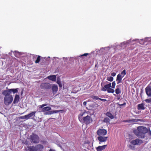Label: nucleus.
Returning <instances> with one entry per match:
<instances>
[{
	"mask_svg": "<svg viewBox=\"0 0 151 151\" xmlns=\"http://www.w3.org/2000/svg\"><path fill=\"white\" fill-rule=\"evenodd\" d=\"M88 112L86 111L81 113L78 116L79 121L82 124L84 123L86 125L89 124L92 121V119L88 115L85 116V114H87Z\"/></svg>",
	"mask_w": 151,
	"mask_h": 151,
	"instance_id": "obj_1",
	"label": "nucleus"
},
{
	"mask_svg": "<svg viewBox=\"0 0 151 151\" xmlns=\"http://www.w3.org/2000/svg\"><path fill=\"white\" fill-rule=\"evenodd\" d=\"M145 91L147 96L150 98L145 100V102L151 104V81L145 88Z\"/></svg>",
	"mask_w": 151,
	"mask_h": 151,
	"instance_id": "obj_2",
	"label": "nucleus"
},
{
	"mask_svg": "<svg viewBox=\"0 0 151 151\" xmlns=\"http://www.w3.org/2000/svg\"><path fill=\"white\" fill-rule=\"evenodd\" d=\"M147 133L149 137L151 135V132L150 128H147L146 127L142 126V139L145 138V139H147V137L145 136V134Z\"/></svg>",
	"mask_w": 151,
	"mask_h": 151,
	"instance_id": "obj_3",
	"label": "nucleus"
},
{
	"mask_svg": "<svg viewBox=\"0 0 151 151\" xmlns=\"http://www.w3.org/2000/svg\"><path fill=\"white\" fill-rule=\"evenodd\" d=\"M29 139L31 140L32 142L34 143H37L39 142V138L38 136L34 133L30 135L29 137Z\"/></svg>",
	"mask_w": 151,
	"mask_h": 151,
	"instance_id": "obj_4",
	"label": "nucleus"
},
{
	"mask_svg": "<svg viewBox=\"0 0 151 151\" xmlns=\"http://www.w3.org/2000/svg\"><path fill=\"white\" fill-rule=\"evenodd\" d=\"M13 97L12 95L5 96L4 99V102L6 106H8L12 102Z\"/></svg>",
	"mask_w": 151,
	"mask_h": 151,
	"instance_id": "obj_5",
	"label": "nucleus"
},
{
	"mask_svg": "<svg viewBox=\"0 0 151 151\" xmlns=\"http://www.w3.org/2000/svg\"><path fill=\"white\" fill-rule=\"evenodd\" d=\"M40 87L41 89L48 90L51 88V85L48 83H43L40 85Z\"/></svg>",
	"mask_w": 151,
	"mask_h": 151,
	"instance_id": "obj_6",
	"label": "nucleus"
},
{
	"mask_svg": "<svg viewBox=\"0 0 151 151\" xmlns=\"http://www.w3.org/2000/svg\"><path fill=\"white\" fill-rule=\"evenodd\" d=\"M133 132L137 137H142V126L138 127L137 129L133 131Z\"/></svg>",
	"mask_w": 151,
	"mask_h": 151,
	"instance_id": "obj_7",
	"label": "nucleus"
},
{
	"mask_svg": "<svg viewBox=\"0 0 151 151\" xmlns=\"http://www.w3.org/2000/svg\"><path fill=\"white\" fill-rule=\"evenodd\" d=\"M36 113V111H32L27 115L23 116H20L19 118L22 119H25L27 120L30 118H31V117L33 116H35Z\"/></svg>",
	"mask_w": 151,
	"mask_h": 151,
	"instance_id": "obj_8",
	"label": "nucleus"
},
{
	"mask_svg": "<svg viewBox=\"0 0 151 151\" xmlns=\"http://www.w3.org/2000/svg\"><path fill=\"white\" fill-rule=\"evenodd\" d=\"M107 131L105 129H99L97 130L96 133L99 136H104L107 134Z\"/></svg>",
	"mask_w": 151,
	"mask_h": 151,
	"instance_id": "obj_9",
	"label": "nucleus"
},
{
	"mask_svg": "<svg viewBox=\"0 0 151 151\" xmlns=\"http://www.w3.org/2000/svg\"><path fill=\"white\" fill-rule=\"evenodd\" d=\"M108 137H105L104 136H100L97 137L98 140L99 141V144H100L102 142H106L107 139Z\"/></svg>",
	"mask_w": 151,
	"mask_h": 151,
	"instance_id": "obj_10",
	"label": "nucleus"
},
{
	"mask_svg": "<svg viewBox=\"0 0 151 151\" xmlns=\"http://www.w3.org/2000/svg\"><path fill=\"white\" fill-rule=\"evenodd\" d=\"M101 86L102 87L101 88V90L104 91H108V89L111 87V83H110L109 84L105 85L104 87L102 86V83H101Z\"/></svg>",
	"mask_w": 151,
	"mask_h": 151,
	"instance_id": "obj_11",
	"label": "nucleus"
},
{
	"mask_svg": "<svg viewBox=\"0 0 151 151\" xmlns=\"http://www.w3.org/2000/svg\"><path fill=\"white\" fill-rule=\"evenodd\" d=\"M142 142V140L139 139H136L134 140H133L131 141V143L134 145H139L141 144Z\"/></svg>",
	"mask_w": 151,
	"mask_h": 151,
	"instance_id": "obj_12",
	"label": "nucleus"
},
{
	"mask_svg": "<svg viewBox=\"0 0 151 151\" xmlns=\"http://www.w3.org/2000/svg\"><path fill=\"white\" fill-rule=\"evenodd\" d=\"M11 93L10 91L9 90V89L8 90H4L2 93V94L4 95L5 96H11L10 95Z\"/></svg>",
	"mask_w": 151,
	"mask_h": 151,
	"instance_id": "obj_13",
	"label": "nucleus"
},
{
	"mask_svg": "<svg viewBox=\"0 0 151 151\" xmlns=\"http://www.w3.org/2000/svg\"><path fill=\"white\" fill-rule=\"evenodd\" d=\"M123 77V76H122L120 74H119L117 75L116 79V81L117 84L121 83Z\"/></svg>",
	"mask_w": 151,
	"mask_h": 151,
	"instance_id": "obj_14",
	"label": "nucleus"
},
{
	"mask_svg": "<svg viewBox=\"0 0 151 151\" xmlns=\"http://www.w3.org/2000/svg\"><path fill=\"white\" fill-rule=\"evenodd\" d=\"M107 146V145H104L102 146H99L96 147V150L97 151H102L105 149Z\"/></svg>",
	"mask_w": 151,
	"mask_h": 151,
	"instance_id": "obj_15",
	"label": "nucleus"
},
{
	"mask_svg": "<svg viewBox=\"0 0 151 151\" xmlns=\"http://www.w3.org/2000/svg\"><path fill=\"white\" fill-rule=\"evenodd\" d=\"M141 121L142 120L139 119H133L124 120L123 121V122H134Z\"/></svg>",
	"mask_w": 151,
	"mask_h": 151,
	"instance_id": "obj_16",
	"label": "nucleus"
},
{
	"mask_svg": "<svg viewBox=\"0 0 151 151\" xmlns=\"http://www.w3.org/2000/svg\"><path fill=\"white\" fill-rule=\"evenodd\" d=\"M52 92L54 94H55L58 90V87L57 86L54 85L51 86Z\"/></svg>",
	"mask_w": 151,
	"mask_h": 151,
	"instance_id": "obj_17",
	"label": "nucleus"
},
{
	"mask_svg": "<svg viewBox=\"0 0 151 151\" xmlns=\"http://www.w3.org/2000/svg\"><path fill=\"white\" fill-rule=\"evenodd\" d=\"M19 96L18 94H16L15 96L14 99L13 101V103L16 104L18 103L19 99Z\"/></svg>",
	"mask_w": 151,
	"mask_h": 151,
	"instance_id": "obj_18",
	"label": "nucleus"
},
{
	"mask_svg": "<svg viewBox=\"0 0 151 151\" xmlns=\"http://www.w3.org/2000/svg\"><path fill=\"white\" fill-rule=\"evenodd\" d=\"M47 78L49 79L52 81H55L56 79V76L55 75L49 76Z\"/></svg>",
	"mask_w": 151,
	"mask_h": 151,
	"instance_id": "obj_19",
	"label": "nucleus"
},
{
	"mask_svg": "<svg viewBox=\"0 0 151 151\" xmlns=\"http://www.w3.org/2000/svg\"><path fill=\"white\" fill-rule=\"evenodd\" d=\"M37 151V150L41 151L43 148V146L40 144L37 145L36 146Z\"/></svg>",
	"mask_w": 151,
	"mask_h": 151,
	"instance_id": "obj_20",
	"label": "nucleus"
},
{
	"mask_svg": "<svg viewBox=\"0 0 151 151\" xmlns=\"http://www.w3.org/2000/svg\"><path fill=\"white\" fill-rule=\"evenodd\" d=\"M51 109V108L49 106H46L43 107L42 109V112H45L49 111Z\"/></svg>",
	"mask_w": 151,
	"mask_h": 151,
	"instance_id": "obj_21",
	"label": "nucleus"
},
{
	"mask_svg": "<svg viewBox=\"0 0 151 151\" xmlns=\"http://www.w3.org/2000/svg\"><path fill=\"white\" fill-rule=\"evenodd\" d=\"M29 151H37L36 147L33 146L28 147Z\"/></svg>",
	"mask_w": 151,
	"mask_h": 151,
	"instance_id": "obj_22",
	"label": "nucleus"
},
{
	"mask_svg": "<svg viewBox=\"0 0 151 151\" xmlns=\"http://www.w3.org/2000/svg\"><path fill=\"white\" fill-rule=\"evenodd\" d=\"M106 115L109 117L111 119H112L114 118V116L112 114L109 112H107L106 114Z\"/></svg>",
	"mask_w": 151,
	"mask_h": 151,
	"instance_id": "obj_23",
	"label": "nucleus"
},
{
	"mask_svg": "<svg viewBox=\"0 0 151 151\" xmlns=\"http://www.w3.org/2000/svg\"><path fill=\"white\" fill-rule=\"evenodd\" d=\"M119 85H118L116 86L117 88L115 90L116 93L117 94H119L121 93V91L120 88H119Z\"/></svg>",
	"mask_w": 151,
	"mask_h": 151,
	"instance_id": "obj_24",
	"label": "nucleus"
},
{
	"mask_svg": "<svg viewBox=\"0 0 151 151\" xmlns=\"http://www.w3.org/2000/svg\"><path fill=\"white\" fill-rule=\"evenodd\" d=\"M18 88H16V89H9V90L10 91L11 93L12 92H13L14 93H17L18 92Z\"/></svg>",
	"mask_w": 151,
	"mask_h": 151,
	"instance_id": "obj_25",
	"label": "nucleus"
},
{
	"mask_svg": "<svg viewBox=\"0 0 151 151\" xmlns=\"http://www.w3.org/2000/svg\"><path fill=\"white\" fill-rule=\"evenodd\" d=\"M110 119L108 117H105L104 119L103 120L104 122H106L107 123H109Z\"/></svg>",
	"mask_w": 151,
	"mask_h": 151,
	"instance_id": "obj_26",
	"label": "nucleus"
},
{
	"mask_svg": "<svg viewBox=\"0 0 151 151\" xmlns=\"http://www.w3.org/2000/svg\"><path fill=\"white\" fill-rule=\"evenodd\" d=\"M107 92L109 93H113L114 92V90L110 87L108 89Z\"/></svg>",
	"mask_w": 151,
	"mask_h": 151,
	"instance_id": "obj_27",
	"label": "nucleus"
},
{
	"mask_svg": "<svg viewBox=\"0 0 151 151\" xmlns=\"http://www.w3.org/2000/svg\"><path fill=\"white\" fill-rule=\"evenodd\" d=\"M40 58L41 57L40 56H38L37 57L36 60L35 61V63H38L40 62L41 60Z\"/></svg>",
	"mask_w": 151,
	"mask_h": 151,
	"instance_id": "obj_28",
	"label": "nucleus"
},
{
	"mask_svg": "<svg viewBox=\"0 0 151 151\" xmlns=\"http://www.w3.org/2000/svg\"><path fill=\"white\" fill-rule=\"evenodd\" d=\"M114 78L113 77L110 76L107 78V80L109 81H112L113 80Z\"/></svg>",
	"mask_w": 151,
	"mask_h": 151,
	"instance_id": "obj_29",
	"label": "nucleus"
},
{
	"mask_svg": "<svg viewBox=\"0 0 151 151\" xmlns=\"http://www.w3.org/2000/svg\"><path fill=\"white\" fill-rule=\"evenodd\" d=\"M129 148L130 149H131L132 150H134L135 148V146L134 145H130L129 146Z\"/></svg>",
	"mask_w": 151,
	"mask_h": 151,
	"instance_id": "obj_30",
	"label": "nucleus"
},
{
	"mask_svg": "<svg viewBox=\"0 0 151 151\" xmlns=\"http://www.w3.org/2000/svg\"><path fill=\"white\" fill-rule=\"evenodd\" d=\"M57 83L58 84L59 86L61 88L62 87V83L59 80H58L57 79Z\"/></svg>",
	"mask_w": 151,
	"mask_h": 151,
	"instance_id": "obj_31",
	"label": "nucleus"
},
{
	"mask_svg": "<svg viewBox=\"0 0 151 151\" xmlns=\"http://www.w3.org/2000/svg\"><path fill=\"white\" fill-rule=\"evenodd\" d=\"M91 97L93 99L96 100H99L100 98H98L97 96H92Z\"/></svg>",
	"mask_w": 151,
	"mask_h": 151,
	"instance_id": "obj_32",
	"label": "nucleus"
},
{
	"mask_svg": "<svg viewBox=\"0 0 151 151\" xmlns=\"http://www.w3.org/2000/svg\"><path fill=\"white\" fill-rule=\"evenodd\" d=\"M126 74V70H124L121 73V75L123 76V77Z\"/></svg>",
	"mask_w": 151,
	"mask_h": 151,
	"instance_id": "obj_33",
	"label": "nucleus"
},
{
	"mask_svg": "<svg viewBox=\"0 0 151 151\" xmlns=\"http://www.w3.org/2000/svg\"><path fill=\"white\" fill-rule=\"evenodd\" d=\"M112 86L111 87L113 88H114L116 85V83L115 81H113L112 83Z\"/></svg>",
	"mask_w": 151,
	"mask_h": 151,
	"instance_id": "obj_34",
	"label": "nucleus"
},
{
	"mask_svg": "<svg viewBox=\"0 0 151 151\" xmlns=\"http://www.w3.org/2000/svg\"><path fill=\"white\" fill-rule=\"evenodd\" d=\"M137 109L138 110L142 109V104L138 105Z\"/></svg>",
	"mask_w": 151,
	"mask_h": 151,
	"instance_id": "obj_35",
	"label": "nucleus"
},
{
	"mask_svg": "<svg viewBox=\"0 0 151 151\" xmlns=\"http://www.w3.org/2000/svg\"><path fill=\"white\" fill-rule=\"evenodd\" d=\"M54 113V112L52 111H48L46 112V114H52Z\"/></svg>",
	"mask_w": 151,
	"mask_h": 151,
	"instance_id": "obj_36",
	"label": "nucleus"
},
{
	"mask_svg": "<svg viewBox=\"0 0 151 151\" xmlns=\"http://www.w3.org/2000/svg\"><path fill=\"white\" fill-rule=\"evenodd\" d=\"M89 55V54L88 53H84V54H83V55H81L80 56V57H82L83 56H87L88 55Z\"/></svg>",
	"mask_w": 151,
	"mask_h": 151,
	"instance_id": "obj_37",
	"label": "nucleus"
},
{
	"mask_svg": "<svg viewBox=\"0 0 151 151\" xmlns=\"http://www.w3.org/2000/svg\"><path fill=\"white\" fill-rule=\"evenodd\" d=\"M116 73L115 72H113L112 73H111V75L113 76H116Z\"/></svg>",
	"mask_w": 151,
	"mask_h": 151,
	"instance_id": "obj_38",
	"label": "nucleus"
},
{
	"mask_svg": "<svg viewBox=\"0 0 151 151\" xmlns=\"http://www.w3.org/2000/svg\"><path fill=\"white\" fill-rule=\"evenodd\" d=\"M99 100H100L101 101H104V102H105V101H107L106 99H101V98H99Z\"/></svg>",
	"mask_w": 151,
	"mask_h": 151,
	"instance_id": "obj_39",
	"label": "nucleus"
},
{
	"mask_svg": "<svg viewBox=\"0 0 151 151\" xmlns=\"http://www.w3.org/2000/svg\"><path fill=\"white\" fill-rule=\"evenodd\" d=\"M126 105L125 102H124V104H119V105L120 106H122L123 105Z\"/></svg>",
	"mask_w": 151,
	"mask_h": 151,
	"instance_id": "obj_40",
	"label": "nucleus"
},
{
	"mask_svg": "<svg viewBox=\"0 0 151 151\" xmlns=\"http://www.w3.org/2000/svg\"><path fill=\"white\" fill-rule=\"evenodd\" d=\"M87 104V102L86 101H84L83 102V105L84 106H85Z\"/></svg>",
	"mask_w": 151,
	"mask_h": 151,
	"instance_id": "obj_41",
	"label": "nucleus"
},
{
	"mask_svg": "<svg viewBox=\"0 0 151 151\" xmlns=\"http://www.w3.org/2000/svg\"><path fill=\"white\" fill-rule=\"evenodd\" d=\"M43 108V106H42V105H40L39 106V108L40 109H42V108Z\"/></svg>",
	"mask_w": 151,
	"mask_h": 151,
	"instance_id": "obj_42",
	"label": "nucleus"
},
{
	"mask_svg": "<svg viewBox=\"0 0 151 151\" xmlns=\"http://www.w3.org/2000/svg\"><path fill=\"white\" fill-rule=\"evenodd\" d=\"M42 105L43 106V107H44V106L47 105V104H42Z\"/></svg>",
	"mask_w": 151,
	"mask_h": 151,
	"instance_id": "obj_43",
	"label": "nucleus"
},
{
	"mask_svg": "<svg viewBox=\"0 0 151 151\" xmlns=\"http://www.w3.org/2000/svg\"><path fill=\"white\" fill-rule=\"evenodd\" d=\"M145 108L144 107V106L143 104L142 103V110H144L145 109Z\"/></svg>",
	"mask_w": 151,
	"mask_h": 151,
	"instance_id": "obj_44",
	"label": "nucleus"
},
{
	"mask_svg": "<svg viewBox=\"0 0 151 151\" xmlns=\"http://www.w3.org/2000/svg\"><path fill=\"white\" fill-rule=\"evenodd\" d=\"M49 151H55V150L53 149H50Z\"/></svg>",
	"mask_w": 151,
	"mask_h": 151,
	"instance_id": "obj_45",
	"label": "nucleus"
},
{
	"mask_svg": "<svg viewBox=\"0 0 151 151\" xmlns=\"http://www.w3.org/2000/svg\"><path fill=\"white\" fill-rule=\"evenodd\" d=\"M142 94V89H141L140 93V96H141V95Z\"/></svg>",
	"mask_w": 151,
	"mask_h": 151,
	"instance_id": "obj_46",
	"label": "nucleus"
},
{
	"mask_svg": "<svg viewBox=\"0 0 151 151\" xmlns=\"http://www.w3.org/2000/svg\"><path fill=\"white\" fill-rule=\"evenodd\" d=\"M117 99L118 100H119L120 99V97H117Z\"/></svg>",
	"mask_w": 151,
	"mask_h": 151,
	"instance_id": "obj_47",
	"label": "nucleus"
},
{
	"mask_svg": "<svg viewBox=\"0 0 151 151\" xmlns=\"http://www.w3.org/2000/svg\"><path fill=\"white\" fill-rule=\"evenodd\" d=\"M5 58H6V57H4V58H3V59H5Z\"/></svg>",
	"mask_w": 151,
	"mask_h": 151,
	"instance_id": "obj_48",
	"label": "nucleus"
},
{
	"mask_svg": "<svg viewBox=\"0 0 151 151\" xmlns=\"http://www.w3.org/2000/svg\"><path fill=\"white\" fill-rule=\"evenodd\" d=\"M87 143H88V144H89V143H90V142L88 141V142H87Z\"/></svg>",
	"mask_w": 151,
	"mask_h": 151,
	"instance_id": "obj_49",
	"label": "nucleus"
},
{
	"mask_svg": "<svg viewBox=\"0 0 151 151\" xmlns=\"http://www.w3.org/2000/svg\"><path fill=\"white\" fill-rule=\"evenodd\" d=\"M143 141H144V140H142V143H143Z\"/></svg>",
	"mask_w": 151,
	"mask_h": 151,
	"instance_id": "obj_50",
	"label": "nucleus"
},
{
	"mask_svg": "<svg viewBox=\"0 0 151 151\" xmlns=\"http://www.w3.org/2000/svg\"><path fill=\"white\" fill-rule=\"evenodd\" d=\"M14 53H14V54H15V53H16V51H15Z\"/></svg>",
	"mask_w": 151,
	"mask_h": 151,
	"instance_id": "obj_51",
	"label": "nucleus"
},
{
	"mask_svg": "<svg viewBox=\"0 0 151 151\" xmlns=\"http://www.w3.org/2000/svg\"><path fill=\"white\" fill-rule=\"evenodd\" d=\"M1 47L0 46V49H1Z\"/></svg>",
	"mask_w": 151,
	"mask_h": 151,
	"instance_id": "obj_52",
	"label": "nucleus"
},
{
	"mask_svg": "<svg viewBox=\"0 0 151 151\" xmlns=\"http://www.w3.org/2000/svg\"><path fill=\"white\" fill-rule=\"evenodd\" d=\"M114 96H116V95H115L114 94Z\"/></svg>",
	"mask_w": 151,
	"mask_h": 151,
	"instance_id": "obj_53",
	"label": "nucleus"
}]
</instances>
